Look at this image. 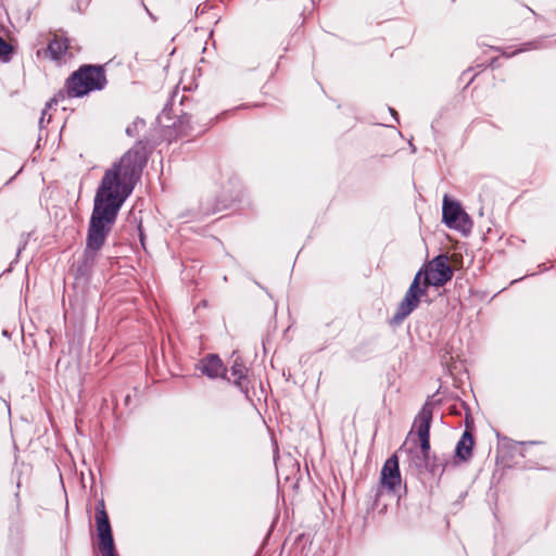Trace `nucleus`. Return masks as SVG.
<instances>
[{"label": "nucleus", "instance_id": "f257e3e1", "mask_svg": "<svg viewBox=\"0 0 556 556\" xmlns=\"http://www.w3.org/2000/svg\"><path fill=\"white\" fill-rule=\"evenodd\" d=\"M147 161L144 146L138 140L104 172L93 198L83 263L78 266L81 275L87 274L88 267L93 264L98 252L104 245L121 208L140 180Z\"/></svg>", "mask_w": 556, "mask_h": 556}, {"label": "nucleus", "instance_id": "f03ea898", "mask_svg": "<svg viewBox=\"0 0 556 556\" xmlns=\"http://www.w3.org/2000/svg\"><path fill=\"white\" fill-rule=\"evenodd\" d=\"M108 85L104 65L83 64L65 80L68 98H83L93 91H101Z\"/></svg>", "mask_w": 556, "mask_h": 556}, {"label": "nucleus", "instance_id": "7ed1b4c3", "mask_svg": "<svg viewBox=\"0 0 556 556\" xmlns=\"http://www.w3.org/2000/svg\"><path fill=\"white\" fill-rule=\"evenodd\" d=\"M446 280H413L404 299L400 303L392 321L394 324L402 323L419 304L421 299H430L428 289L433 287L435 295L440 294V288L444 286Z\"/></svg>", "mask_w": 556, "mask_h": 556}, {"label": "nucleus", "instance_id": "20e7f679", "mask_svg": "<svg viewBox=\"0 0 556 556\" xmlns=\"http://www.w3.org/2000/svg\"><path fill=\"white\" fill-rule=\"evenodd\" d=\"M442 222L450 228L463 233L470 232L472 220L465 212L462 204L450 198L447 194L443 198Z\"/></svg>", "mask_w": 556, "mask_h": 556}, {"label": "nucleus", "instance_id": "39448f33", "mask_svg": "<svg viewBox=\"0 0 556 556\" xmlns=\"http://www.w3.org/2000/svg\"><path fill=\"white\" fill-rule=\"evenodd\" d=\"M96 523L99 536V549L102 556H116L112 530L103 502L96 508Z\"/></svg>", "mask_w": 556, "mask_h": 556}, {"label": "nucleus", "instance_id": "423d86ee", "mask_svg": "<svg viewBox=\"0 0 556 556\" xmlns=\"http://www.w3.org/2000/svg\"><path fill=\"white\" fill-rule=\"evenodd\" d=\"M454 266L447 254L441 253L425 263L415 274L414 278H453Z\"/></svg>", "mask_w": 556, "mask_h": 556}, {"label": "nucleus", "instance_id": "0eeeda50", "mask_svg": "<svg viewBox=\"0 0 556 556\" xmlns=\"http://www.w3.org/2000/svg\"><path fill=\"white\" fill-rule=\"evenodd\" d=\"M432 421V408L425 405L414 421V431L420 442V453L424 460L428 459L430 452V426Z\"/></svg>", "mask_w": 556, "mask_h": 556}, {"label": "nucleus", "instance_id": "6e6552de", "mask_svg": "<svg viewBox=\"0 0 556 556\" xmlns=\"http://www.w3.org/2000/svg\"><path fill=\"white\" fill-rule=\"evenodd\" d=\"M401 484V475L399 468V459L396 455H392L389 457L382 469L380 475V488L381 490L386 489L387 491L393 492Z\"/></svg>", "mask_w": 556, "mask_h": 556}, {"label": "nucleus", "instance_id": "1a4fd4ad", "mask_svg": "<svg viewBox=\"0 0 556 556\" xmlns=\"http://www.w3.org/2000/svg\"><path fill=\"white\" fill-rule=\"evenodd\" d=\"M201 370L210 378L225 377L226 369L217 355H208L201 363Z\"/></svg>", "mask_w": 556, "mask_h": 556}, {"label": "nucleus", "instance_id": "9d476101", "mask_svg": "<svg viewBox=\"0 0 556 556\" xmlns=\"http://www.w3.org/2000/svg\"><path fill=\"white\" fill-rule=\"evenodd\" d=\"M551 47V43L548 41V37L547 36H541V37H538L533 40H530V41H527V42H523L519 46L518 49L514 50L511 53H503V55L507 56V58H510V56H514L518 53H521V52H527V51H531V50H540V49H546V48H549Z\"/></svg>", "mask_w": 556, "mask_h": 556}, {"label": "nucleus", "instance_id": "9b49d317", "mask_svg": "<svg viewBox=\"0 0 556 556\" xmlns=\"http://www.w3.org/2000/svg\"><path fill=\"white\" fill-rule=\"evenodd\" d=\"M473 439L470 432L465 431L456 445V457L463 462L468 460L472 455Z\"/></svg>", "mask_w": 556, "mask_h": 556}, {"label": "nucleus", "instance_id": "f8f14e48", "mask_svg": "<svg viewBox=\"0 0 556 556\" xmlns=\"http://www.w3.org/2000/svg\"><path fill=\"white\" fill-rule=\"evenodd\" d=\"M68 39L55 36L48 45V52L53 61H60L68 50Z\"/></svg>", "mask_w": 556, "mask_h": 556}, {"label": "nucleus", "instance_id": "ddd939ff", "mask_svg": "<svg viewBox=\"0 0 556 556\" xmlns=\"http://www.w3.org/2000/svg\"><path fill=\"white\" fill-rule=\"evenodd\" d=\"M191 115L188 113H181L172 124H165V127H173L178 135L188 136L189 130H191Z\"/></svg>", "mask_w": 556, "mask_h": 556}, {"label": "nucleus", "instance_id": "4468645a", "mask_svg": "<svg viewBox=\"0 0 556 556\" xmlns=\"http://www.w3.org/2000/svg\"><path fill=\"white\" fill-rule=\"evenodd\" d=\"M14 48L11 43L0 37V62L8 63L12 60Z\"/></svg>", "mask_w": 556, "mask_h": 556}, {"label": "nucleus", "instance_id": "2eb2a0df", "mask_svg": "<svg viewBox=\"0 0 556 556\" xmlns=\"http://www.w3.org/2000/svg\"><path fill=\"white\" fill-rule=\"evenodd\" d=\"M146 127V121L140 117H136L135 121L126 127V135L128 137H136L139 134V129H142Z\"/></svg>", "mask_w": 556, "mask_h": 556}, {"label": "nucleus", "instance_id": "dca6fc26", "mask_svg": "<svg viewBox=\"0 0 556 556\" xmlns=\"http://www.w3.org/2000/svg\"><path fill=\"white\" fill-rule=\"evenodd\" d=\"M245 375V367L239 363L238 361H235L233 365L231 366V376L233 377V382L236 384H240V380Z\"/></svg>", "mask_w": 556, "mask_h": 556}, {"label": "nucleus", "instance_id": "f3484780", "mask_svg": "<svg viewBox=\"0 0 556 556\" xmlns=\"http://www.w3.org/2000/svg\"><path fill=\"white\" fill-rule=\"evenodd\" d=\"M172 110H173V104L168 101V102L164 105V108H163V110H162L161 114L157 116V122H159V124H161V125H165V122H167V121H172V119H173V117L170 116V112H172Z\"/></svg>", "mask_w": 556, "mask_h": 556}, {"label": "nucleus", "instance_id": "a211bd4d", "mask_svg": "<svg viewBox=\"0 0 556 556\" xmlns=\"http://www.w3.org/2000/svg\"><path fill=\"white\" fill-rule=\"evenodd\" d=\"M66 97V90H60L49 102H47L46 110L52 108L54 104H58L59 101L65 100Z\"/></svg>", "mask_w": 556, "mask_h": 556}, {"label": "nucleus", "instance_id": "6ab92c4d", "mask_svg": "<svg viewBox=\"0 0 556 556\" xmlns=\"http://www.w3.org/2000/svg\"><path fill=\"white\" fill-rule=\"evenodd\" d=\"M539 268H540V271H533V273L527 274V275L522 276L521 278L522 279L531 278L540 273H543L544 270H547L549 267L547 266V263H543V264L539 265Z\"/></svg>", "mask_w": 556, "mask_h": 556}, {"label": "nucleus", "instance_id": "aec40b11", "mask_svg": "<svg viewBox=\"0 0 556 556\" xmlns=\"http://www.w3.org/2000/svg\"><path fill=\"white\" fill-rule=\"evenodd\" d=\"M46 112H47V110L45 109V110L42 111V113H41V117H40V119H39V125H40V127H42V124H45V121H46V117H45V116H46Z\"/></svg>", "mask_w": 556, "mask_h": 556}, {"label": "nucleus", "instance_id": "412c9836", "mask_svg": "<svg viewBox=\"0 0 556 556\" xmlns=\"http://www.w3.org/2000/svg\"><path fill=\"white\" fill-rule=\"evenodd\" d=\"M46 112H47V110L45 109V110L42 111V113H41V117H40V119H39V125H40V127H42V124H45V121H46V117H45V116H46Z\"/></svg>", "mask_w": 556, "mask_h": 556}, {"label": "nucleus", "instance_id": "4be33fe9", "mask_svg": "<svg viewBox=\"0 0 556 556\" xmlns=\"http://www.w3.org/2000/svg\"><path fill=\"white\" fill-rule=\"evenodd\" d=\"M389 111H390L391 115L394 117V119H395L396 122H399V115H397V112H396L394 109H392V108H389Z\"/></svg>", "mask_w": 556, "mask_h": 556}, {"label": "nucleus", "instance_id": "5701e85b", "mask_svg": "<svg viewBox=\"0 0 556 556\" xmlns=\"http://www.w3.org/2000/svg\"><path fill=\"white\" fill-rule=\"evenodd\" d=\"M218 211H220V207L218 205H216L212 211H205L204 214L205 215L214 214V213H216Z\"/></svg>", "mask_w": 556, "mask_h": 556}, {"label": "nucleus", "instance_id": "b1692460", "mask_svg": "<svg viewBox=\"0 0 556 556\" xmlns=\"http://www.w3.org/2000/svg\"><path fill=\"white\" fill-rule=\"evenodd\" d=\"M138 229H139L140 242H141V244L143 245V244H144V243H143V233H142L141 227L139 226V228H138Z\"/></svg>", "mask_w": 556, "mask_h": 556}, {"label": "nucleus", "instance_id": "393cba45", "mask_svg": "<svg viewBox=\"0 0 556 556\" xmlns=\"http://www.w3.org/2000/svg\"><path fill=\"white\" fill-rule=\"evenodd\" d=\"M144 9H146L147 13L149 14V16H150L153 21H155V20H156V17H155V16H154V15H153L149 10H148V8H147V7H144Z\"/></svg>", "mask_w": 556, "mask_h": 556}, {"label": "nucleus", "instance_id": "a878e982", "mask_svg": "<svg viewBox=\"0 0 556 556\" xmlns=\"http://www.w3.org/2000/svg\"><path fill=\"white\" fill-rule=\"evenodd\" d=\"M470 71H471L470 68H468L467 71H464L463 74H462V78L467 76L470 73Z\"/></svg>", "mask_w": 556, "mask_h": 556}, {"label": "nucleus", "instance_id": "bb28decb", "mask_svg": "<svg viewBox=\"0 0 556 556\" xmlns=\"http://www.w3.org/2000/svg\"><path fill=\"white\" fill-rule=\"evenodd\" d=\"M204 12V10H200V5L195 9V14H202Z\"/></svg>", "mask_w": 556, "mask_h": 556}, {"label": "nucleus", "instance_id": "cd10ccee", "mask_svg": "<svg viewBox=\"0 0 556 556\" xmlns=\"http://www.w3.org/2000/svg\"><path fill=\"white\" fill-rule=\"evenodd\" d=\"M80 0H77V8H78V11L80 12L81 11V8H80V3H79Z\"/></svg>", "mask_w": 556, "mask_h": 556}, {"label": "nucleus", "instance_id": "c85d7f7f", "mask_svg": "<svg viewBox=\"0 0 556 556\" xmlns=\"http://www.w3.org/2000/svg\"><path fill=\"white\" fill-rule=\"evenodd\" d=\"M473 80V76L469 78L468 83H467V86L470 85Z\"/></svg>", "mask_w": 556, "mask_h": 556}, {"label": "nucleus", "instance_id": "c756f323", "mask_svg": "<svg viewBox=\"0 0 556 556\" xmlns=\"http://www.w3.org/2000/svg\"><path fill=\"white\" fill-rule=\"evenodd\" d=\"M13 178L14 177H12L11 179L7 180L5 185H9L12 181Z\"/></svg>", "mask_w": 556, "mask_h": 556}]
</instances>
